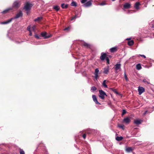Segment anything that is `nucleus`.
<instances>
[{"label": "nucleus", "mask_w": 154, "mask_h": 154, "mask_svg": "<svg viewBox=\"0 0 154 154\" xmlns=\"http://www.w3.org/2000/svg\"><path fill=\"white\" fill-rule=\"evenodd\" d=\"M127 40H129L130 39V38H127Z\"/></svg>", "instance_id": "obj_49"}, {"label": "nucleus", "mask_w": 154, "mask_h": 154, "mask_svg": "<svg viewBox=\"0 0 154 154\" xmlns=\"http://www.w3.org/2000/svg\"><path fill=\"white\" fill-rule=\"evenodd\" d=\"M92 97L93 99V100L95 103L98 104L100 105L101 104L99 103L98 101H97V99L96 98V96L95 95H94L92 96Z\"/></svg>", "instance_id": "obj_10"}, {"label": "nucleus", "mask_w": 154, "mask_h": 154, "mask_svg": "<svg viewBox=\"0 0 154 154\" xmlns=\"http://www.w3.org/2000/svg\"><path fill=\"white\" fill-rule=\"evenodd\" d=\"M87 1V0H81L80 2L82 4H85L86 2Z\"/></svg>", "instance_id": "obj_37"}, {"label": "nucleus", "mask_w": 154, "mask_h": 154, "mask_svg": "<svg viewBox=\"0 0 154 154\" xmlns=\"http://www.w3.org/2000/svg\"><path fill=\"white\" fill-rule=\"evenodd\" d=\"M136 68L138 70H140L141 68V66L140 64L139 63L137 65Z\"/></svg>", "instance_id": "obj_26"}, {"label": "nucleus", "mask_w": 154, "mask_h": 154, "mask_svg": "<svg viewBox=\"0 0 154 154\" xmlns=\"http://www.w3.org/2000/svg\"><path fill=\"white\" fill-rule=\"evenodd\" d=\"M21 5L20 2L19 1H15L12 5L13 8L15 9H18L20 7Z\"/></svg>", "instance_id": "obj_3"}, {"label": "nucleus", "mask_w": 154, "mask_h": 154, "mask_svg": "<svg viewBox=\"0 0 154 154\" xmlns=\"http://www.w3.org/2000/svg\"><path fill=\"white\" fill-rule=\"evenodd\" d=\"M113 91L114 93L116 94H118L119 95H121L119 93L118 91H117L116 90H113Z\"/></svg>", "instance_id": "obj_34"}, {"label": "nucleus", "mask_w": 154, "mask_h": 154, "mask_svg": "<svg viewBox=\"0 0 154 154\" xmlns=\"http://www.w3.org/2000/svg\"><path fill=\"white\" fill-rule=\"evenodd\" d=\"M91 90L93 91H95L97 89V88L94 86H92L91 88Z\"/></svg>", "instance_id": "obj_32"}, {"label": "nucleus", "mask_w": 154, "mask_h": 154, "mask_svg": "<svg viewBox=\"0 0 154 154\" xmlns=\"http://www.w3.org/2000/svg\"><path fill=\"white\" fill-rule=\"evenodd\" d=\"M27 29L28 31H31L30 29V27L29 26H28L27 28Z\"/></svg>", "instance_id": "obj_44"}, {"label": "nucleus", "mask_w": 154, "mask_h": 154, "mask_svg": "<svg viewBox=\"0 0 154 154\" xmlns=\"http://www.w3.org/2000/svg\"><path fill=\"white\" fill-rule=\"evenodd\" d=\"M95 76V78L97 79L98 77V74H94Z\"/></svg>", "instance_id": "obj_43"}, {"label": "nucleus", "mask_w": 154, "mask_h": 154, "mask_svg": "<svg viewBox=\"0 0 154 154\" xmlns=\"http://www.w3.org/2000/svg\"><path fill=\"white\" fill-rule=\"evenodd\" d=\"M70 29V27H68L64 29V30H67V31H69Z\"/></svg>", "instance_id": "obj_41"}, {"label": "nucleus", "mask_w": 154, "mask_h": 154, "mask_svg": "<svg viewBox=\"0 0 154 154\" xmlns=\"http://www.w3.org/2000/svg\"><path fill=\"white\" fill-rule=\"evenodd\" d=\"M99 70L98 68H97L95 69L94 74H98Z\"/></svg>", "instance_id": "obj_33"}, {"label": "nucleus", "mask_w": 154, "mask_h": 154, "mask_svg": "<svg viewBox=\"0 0 154 154\" xmlns=\"http://www.w3.org/2000/svg\"><path fill=\"white\" fill-rule=\"evenodd\" d=\"M109 72V67L105 68L103 69V73L105 74H107Z\"/></svg>", "instance_id": "obj_15"}, {"label": "nucleus", "mask_w": 154, "mask_h": 154, "mask_svg": "<svg viewBox=\"0 0 154 154\" xmlns=\"http://www.w3.org/2000/svg\"><path fill=\"white\" fill-rule=\"evenodd\" d=\"M106 80H105L103 81V85L105 88H107V86L106 84Z\"/></svg>", "instance_id": "obj_28"}, {"label": "nucleus", "mask_w": 154, "mask_h": 154, "mask_svg": "<svg viewBox=\"0 0 154 154\" xmlns=\"http://www.w3.org/2000/svg\"><path fill=\"white\" fill-rule=\"evenodd\" d=\"M123 137H122V136H120V137L117 136L116 137V139L117 141H120L122 140L123 139Z\"/></svg>", "instance_id": "obj_21"}, {"label": "nucleus", "mask_w": 154, "mask_h": 154, "mask_svg": "<svg viewBox=\"0 0 154 154\" xmlns=\"http://www.w3.org/2000/svg\"><path fill=\"white\" fill-rule=\"evenodd\" d=\"M71 5L72 6H75L76 7L77 5V3L76 2L73 1L71 4Z\"/></svg>", "instance_id": "obj_25"}, {"label": "nucleus", "mask_w": 154, "mask_h": 154, "mask_svg": "<svg viewBox=\"0 0 154 154\" xmlns=\"http://www.w3.org/2000/svg\"><path fill=\"white\" fill-rule=\"evenodd\" d=\"M105 59H106V61L107 63L108 64H109V58L107 57Z\"/></svg>", "instance_id": "obj_36"}, {"label": "nucleus", "mask_w": 154, "mask_h": 154, "mask_svg": "<svg viewBox=\"0 0 154 154\" xmlns=\"http://www.w3.org/2000/svg\"><path fill=\"white\" fill-rule=\"evenodd\" d=\"M19 150H20V154H25L24 151L22 149H21L20 148Z\"/></svg>", "instance_id": "obj_30"}, {"label": "nucleus", "mask_w": 154, "mask_h": 154, "mask_svg": "<svg viewBox=\"0 0 154 154\" xmlns=\"http://www.w3.org/2000/svg\"><path fill=\"white\" fill-rule=\"evenodd\" d=\"M16 43H18V44H20V42H19V41H16Z\"/></svg>", "instance_id": "obj_48"}, {"label": "nucleus", "mask_w": 154, "mask_h": 154, "mask_svg": "<svg viewBox=\"0 0 154 154\" xmlns=\"http://www.w3.org/2000/svg\"><path fill=\"white\" fill-rule=\"evenodd\" d=\"M146 109L147 110H146L145 111V112L143 113L144 115H146V114L147 113H151L152 112V111L151 110H149L150 109V108H146Z\"/></svg>", "instance_id": "obj_19"}, {"label": "nucleus", "mask_w": 154, "mask_h": 154, "mask_svg": "<svg viewBox=\"0 0 154 154\" xmlns=\"http://www.w3.org/2000/svg\"><path fill=\"white\" fill-rule=\"evenodd\" d=\"M42 19V17H38L36 19H35L34 21H39L41 20Z\"/></svg>", "instance_id": "obj_27"}, {"label": "nucleus", "mask_w": 154, "mask_h": 154, "mask_svg": "<svg viewBox=\"0 0 154 154\" xmlns=\"http://www.w3.org/2000/svg\"><path fill=\"white\" fill-rule=\"evenodd\" d=\"M142 121L141 120L137 119L134 121V122L136 125H139L141 123Z\"/></svg>", "instance_id": "obj_18"}, {"label": "nucleus", "mask_w": 154, "mask_h": 154, "mask_svg": "<svg viewBox=\"0 0 154 154\" xmlns=\"http://www.w3.org/2000/svg\"><path fill=\"white\" fill-rule=\"evenodd\" d=\"M131 5L129 3H126L123 5V7L125 9H129L131 8Z\"/></svg>", "instance_id": "obj_12"}, {"label": "nucleus", "mask_w": 154, "mask_h": 154, "mask_svg": "<svg viewBox=\"0 0 154 154\" xmlns=\"http://www.w3.org/2000/svg\"><path fill=\"white\" fill-rule=\"evenodd\" d=\"M106 3L105 2H103L100 3V5H106Z\"/></svg>", "instance_id": "obj_42"}, {"label": "nucleus", "mask_w": 154, "mask_h": 154, "mask_svg": "<svg viewBox=\"0 0 154 154\" xmlns=\"http://www.w3.org/2000/svg\"><path fill=\"white\" fill-rule=\"evenodd\" d=\"M112 1H115V0H112Z\"/></svg>", "instance_id": "obj_50"}, {"label": "nucleus", "mask_w": 154, "mask_h": 154, "mask_svg": "<svg viewBox=\"0 0 154 154\" xmlns=\"http://www.w3.org/2000/svg\"><path fill=\"white\" fill-rule=\"evenodd\" d=\"M140 56H141V57H143L144 58H146V57L144 55H139Z\"/></svg>", "instance_id": "obj_45"}, {"label": "nucleus", "mask_w": 154, "mask_h": 154, "mask_svg": "<svg viewBox=\"0 0 154 154\" xmlns=\"http://www.w3.org/2000/svg\"><path fill=\"white\" fill-rule=\"evenodd\" d=\"M92 5V1L91 0H90L85 4H84L83 6L85 7H88L91 6Z\"/></svg>", "instance_id": "obj_8"}, {"label": "nucleus", "mask_w": 154, "mask_h": 154, "mask_svg": "<svg viewBox=\"0 0 154 154\" xmlns=\"http://www.w3.org/2000/svg\"><path fill=\"white\" fill-rule=\"evenodd\" d=\"M145 91L144 88L142 87H139L138 89V91L140 95L141 94Z\"/></svg>", "instance_id": "obj_9"}, {"label": "nucleus", "mask_w": 154, "mask_h": 154, "mask_svg": "<svg viewBox=\"0 0 154 154\" xmlns=\"http://www.w3.org/2000/svg\"><path fill=\"white\" fill-rule=\"evenodd\" d=\"M118 50L117 48L116 47L112 48L110 49V51L111 53L115 52Z\"/></svg>", "instance_id": "obj_13"}, {"label": "nucleus", "mask_w": 154, "mask_h": 154, "mask_svg": "<svg viewBox=\"0 0 154 154\" xmlns=\"http://www.w3.org/2000/svg\"><path fill=\"white\" fill-rule=\"evenodd\" d=\"M29 35L30 36H32V33L31 32V31H29Z\"/></svg>", "instance_id": "obj_46"}, {"label": "nucleus", "mask_w": 154, "mask_h": 154, "mask_svg": "<svg viewBox=\"0 0 154 154\" xmlns=\"http://www.w3.org/2000/svg\"><path fill=\"white\" fill-rule=\"evenodd\" d=\"M126 111L125 109H123L122 110V116L124 115L126 113Z\"/></svg>", "instance_id": "obj_38"}, {"label": "nucleus", "mask_w": 154, "mask_h": 154, "mask_svg": "<svg viewBox=\"0 0 154 154\" xmlns=\"http://www.w3.org/2000/svg\"><path fill=\"white\" fill-rule=\"evenodd\" d=\"M115 69L117 71L118 70H121V64L120 63H117L115 66Z\"/></svg>", "instance_id": "obj_11"}, {"label": "nucleus", "mask_w": 154, "mask_h": 154, "mask_svg": "<svg viewBox=\"0 0 154 154\" xmlns=\"http://www.w3.org/2000/svg\"><path fill=\"white\" fill-rule=\"evenodd\" d=\"M123 127H124V126L122 125H120L119 126V127L123 129Z\"/></svg>", "instance_id": "obj_47"}, {"label": "nucleus", "mask_w": 154, "mask_h": 154, "mask_svg": "<svg viewBox=\"0 0 154 154\" xmlns=\"http://www.w3.org/2000/svg\"><path fill=\"white\" fill-rule=\"evenodd\" d=\"M126 151L128 152H131L132 151V149L131 147H128L126 149Z\"/></svg>", "instance_id": "obj_23"}, {"label": "nucleus", "mask_w": 154, "mask_h": 154, "mask_svg": "<svg viewBox=\"0 0 154 154\" xmlns=\"http://www.w3.org/2000/svg\"><path fill=\"white\" fill-rule=\"evenodd\" d=\"M23 16V13L21 11H20L19 12L17 13L14 18H12L9 19L5 21L2 22L1 23L2 24H7L11 22L13 19H17L20 17H22Z\"/></svg>", "instance_id": "obj_1"}, {"label": "nucleus", "mask_w": 154, "mask_h": 154, "mask_svg": "<svg viewBox=\"0 0 154 154\" xmlns=\"http://www.w3.org/2000/svg\"><path fill=\"white\" fill-rule=\"evenodd\" d=\"M32 5V4L29 2L26 3L23 9L26 11V14H28V11L31 9Z\"/></svg>", "instance_id": "obj_2"}, {"label": "nucleus", "mask_w": 154, "mask_h": 154, "mask_svg": "<svg viewBox=\"0 0 154 154\" xmlns=\"http://www.w3.org/2000/svg\"><path fill=\"white\" fill-rule=\"evenodd\" d=\"M35 37L38 39H40V37L37 34H35Z\"/></svg>", "instance_id": "obj_39"}, {"label": "nucleus", "mask_w": 154, "mask_h": 154, "mask_svg": "<svg viewBox=\"0 0 154 154\" xmlns=\"http://www.w3.org/2000/svg\"><path fill=\"white\" fill-rule=\"evenodd\" d=\"M143 82H144V83H146L147 84H150V82L149 81H147L146 79H144L143 80Z\"/></svg>", "instance_id": "obj_31"}, {"label": "nucleus", "mask_w": 154, "mask_h": 154, "mask_svg": "<svg viewBox=\"0 0 154 154\" xmlns=\"http://www.w3.org/2000/svg\"><path fill=\"white\" fill-rule=\"evenodd\" d=\"M81 45L82 46H83L87 48H91V45L90 44L84 41L82 42Z\"/></svg>", "instance_id": "obj_6"}, {"label": "nucleus", "mask_w": 154, "mask_h": 154, "mask_svg": "<svg viewBox=\"0 0 154 154\" xmlns=\"http://www.w3.org/2000/svg\"><path fill=\"white\" fill-rule=\"evenodd\" d=\"M140 5V3L138 2H136L134 5V8L136 9H139V6Z\"/></svg>", "instance_id": "obj_16"}, {"label": "nucleus", "mask_w": 154, "mask_h": 154, "mask_svg": "<svg viewBox=\"0 0 154 154\" xmlns=\"http://www.w3.org/2000/svg\"><path fill=\"white\" fill-rule=\"evenodd\" d=\"M124 77L126 81H128V78L125 72H124Z\"/></svg>", "instance_id": "obj_29"}, {"label": "nucleus", "mask_w": 154, "mask_h": 154, "mask_svg": "<svg viewBox=\"0 0 154 154\" xmlns=\"http://www.w3.org/2000/svg\"><path fill=\"white\" fill-rule=\"evenodd\" d=\"M68 5L67 4H65L64 3H63L61 5V7L63 9H66L68 7Z\"/></svg>", "instance_id": "obj_17"}, {"label": "nucleus", "mask_w": 154, "mask_h": 154, "mask_svg": "<svg viewBox=\"0 0 154 154\" xmlns=\"http://www.w3.org/2000/svg\"><path fill=\"white\" fill-rule=\"evenodd\" d=\"M53 8L56 11H57L60 9V7L57 5L54 6L53 7Z\"/></svg>", "instance_id": "obj_24"}, {"label": "nucleus", "mask_w": 154, "mask_h": 154, "mask_svg": "<svg viewBox=\"0 0 154 154\" xmlns=\"http://www.w3.org/2000/svg\"><path fill=\"white\" fill-rule=\"evenodd\" d=\"M100 95L99 97L103 100H104L105 98V96L107 97V95L106 93L102 90H99Z\"/></svg>", "instance_id": "obj_4"}, {"label": "nucleus", "mask_w": 154, "mask_h": 154, "mask_svg": "<svg viewBox=\"0 0 154 154\" xmlns=\"http://www.w3.org/2000/svg\"><path fill=\"white\" fill-rule=\"evenodd\" d=\"M11 10V8H8L7 9H6L4 11H3L2 12V14H5L8 12L9 10Z\"/></svg>", "instance_id": "obj_20"}, {"label": "nucleus", "mask_w": 154, "mask_h": 154, "mask_svg": "<svg viewBox=\"0 0 154 154\" xmlns=\"http://www.w3.org/2000/svg\"><path fill=\"white\" fill-rule=\"evenodd\" d=\"M83 137L84 139H85L86 137V134H83L82 136Z\"/></svg>", "instance_id": "obj_40"}, {"label": "nucleus", "mask_w": 154, "mask_h": 154, "mask_svg": "<svg viewBox=\"0 0 154 154\" xmlns=\"http://www.w3.org/2000/svg\"><path fill=\"white\" fill-rule=\"evenodd\" d=\"M77 17V15H75V16H74L71 18V20H72L74 19H75Z\"/></svg>", "instance_id": "obj_35"}, {"label": "nucleus", "mask_w": 154, "mask_h": 154, "mask_svg": "<svg viewBox=\"0 0 154 154\" xmlns=\"http://www.w3.org/2000/svg\"><path fill=\"white\" fill-rule=\"evenodd\" d=\"M134 42L133 40L128 41V45L130 46L134 44Z\"/></svg>", "instance_id": "obj_22"}, {"label": "nucleus", "mask_w": 154, "mask_h": 154, "mask_svg": "<svg viewBox=\"0 0 154 154\" xmlns=\"http://www.w3.org/2000/svg\"><path fill=\"white\" fill-rule=\"evenodd\" d=\"M41 36L43 37L45 39L48 38L51 36V34L47 35L46 32H42L41 33Z\"/></svg>", "instance_id": "obj_5"}, {"label": "nucleus", "mask_w": 154, "mask_h": 154, "mask_svg": "<svg viewBox=\"0 0 154 154\" xmlns=\"http://www.w3.org/2000/svg\"><path fill=\"white\" fill-rule=\"evenodd\" d=\"M106 57V53L102 52L101 54V56L100 57V59L102 61H103Z\"/></svg>", "instance_id": "obj_7"}, {"label": "nucleus", "mask_w": 154, "mask_h": 154, "mask_svg": "<svg viewBox=\"0 0 154 154\" xmlns=\"http://www.w3.org/2000/svg\"><path fill=\"white\" fill-rule=\"evenodd\" d=\"M130 121V119L128 117L125 118L123 120V122L126 124H128Z\"/></svg>", "instance_id": "obj_14"}]
</instances>
